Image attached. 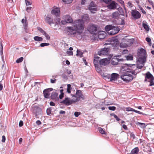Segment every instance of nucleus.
Listing matches in <instances>:
<instances>
[{
  "label": "nucleus",
  "mask_w": 154,
  "mask_h": 154,
  "mask_svg": "<svg viewBox=\"0 0 154 154\" xmlns=\"http://www.w3.org/2000/svg\"><path fill=\"white\" fill-rule=\"evenodd\" d=\"M73 0H62L63 2L66 4H69L71 3Z\"/></svg>",
  "instance_id": "4c0bfd02"
},
{
  "label": "nucleus",
  "mask_w": 154,
  "mask_h": 154,
  "mask_svg": "<svg viewBox=\"0 0 154 154\" xmlns=\"http://www.w3.org/2000/svg\"><path fill=\"white\" fill-rule=\"evenodd\" d=\"M49 89H46L43 91V94L45 98H48L50 96V94L48 91Z\"/></svg>",
  "instance_id": "5701e85b"
},
{
  "label": "nucleus",
  "mask_w": 154,
  "mask_h": 154,
  "mask_svg": "<svg viewBox=\"0 0 154 154\" xmlns=\"http://www.w3.org/2000/svg\"><path fill=\"white\" fill-rule=\"evenodd\" d=\"M106 35V33L103 31H100L98 32V36L100 39H103L105 38Z\"/></svg>",
  "instance_id": "6ab92c4d"
},
{
  "label": "nucleus",
  "mask_w": 154,
  "mask_h": 154,
  "mask_svg": "<svg viewBox=\"0 0 154 154\" xmlns=\"http://www.w3.org/2000/svg\"><path fill=\"white\" fill-rule=\"evenodd\" d=\"M133 112H134L136 113H137L139 114H142V113L138 111L135 110L134 109V110H133Z\"/></svg>",
  "instance_id": "4d7b16f0"
},
{
  "label": "nucleus",
  "mask_w": 154,
  "mask_h": 154,
  "mask_svg": "<svg viewBox=\"0 0 154 154\" xmlns=\"http://www.w3.org/2000/svg\"><path fill=\"white\" fill-rule=\"evenodd\" d=\"M109 109L110 110L114 111L116 109V107L115 106H109L108 107Z\"/></svg>",
  "instance_id": "a19ab883"
},
{
  "label": "nucleus",
  "mask_w": 154,
  "mask_h": 154,
  "mask_svg": "<svg viewBox=\"0 0 154 154\" xmlns=\"http://www.w3.org/2000/svg\"><path fill=\"white\" fill-rule=\"evenodd\" d=\"M122 127L125 130H126L127 129V127L125 125H122Z\"/></svg>",
  "instance_id": "69168bd1"
},
{
  "label": "nucleus",
  "mask_w": 154,
  "mask_h": 154,
  "mask_svg": "<svg viewBox=\"0 0 154 154\" xmlns=\"http://www.w3.org/2000/svg\"><path fill=\"white\" fill-rule=\"evenodd\" d=\"M112 17L115 18H118L119 16V14L118 12H115L112 14Z\"/></svg>",
  "instance_id": "a878e982"
},
{
  "label": "nucleus",
  "mask_w": 154,
  "mask_h": 154,
  "mask_svg": "<svg viewBox=\"0 0 154 154\" xmlns=\"http://www.w3.org/2000/svg\"><path fill=\"white\" fill-rule=\"evenodd\" d=\"M25 1L26 6L30 5H32V2L29 1L28 0H25Z\"/></svg>",
  "instance_id": "ea45409f"
},
{
  "label": "nucleus",
  "mask_w": 154,
  "mask_h": 154,
  "mask_svg": "<svg viewBox=\"0 0 154 154\" xmlns=\"http://www.w3.org/2000/svg\"><path fill=\"white\" fill-rule=\"evenodd\" d=\"M146 51L144 49L141 48L138 50L137 53L138 59L146 61Z\"/></svg>",
  "instance_id": "0eeeda50"
},
{
  "label": "nucleus",
  "mask_w": 154,
  "mask_h": 154,
  "mask_svg": "<svg viewBox=\"0 0 154 154\" xmlns=\"http://www.w3.org/2000/svg\"><path fill=\"white\" fill-rule=\"evenodd\" d=\"M146 61L144 60H141L140 59H138L137 61V66H136L135 65H134L132 66L136 68V69L134 70L136 71H137V69L139 68L141 69L144 65V63Z\"/></svg>",
  "instance_id": "9d476101"
},
{
  "label": "nucleus",
  "mask_w": 154,
  "mask_h": 154,
  "mask_svg": "<svg viewBox=\"0 0 154 154\" xmlns=\"http://www.w3.org/2000/svg\"><path fill=\"white\" fill-rule=\"evenodd\" d=\"M38 30L41 33H42L44 35L46 33L41 28L39 27L37 28Z\"/></svg>",
  "instance_id": "7c9ffc66"
},
{
  "label": "nucleus",
  "mask_w": 154,
  "mask_h": 154,
  "mask_svg": "<svg viewBox=\"0 0 154 154\" xmlns=\"http://www.w3.org/2000/svg\"><path fill=\"white\" fill-rule=\"evenodd\" d=\"M98 130L102 134H106V133L105 131L101 128H98Z\"/></svg>",
  "instance_id": "2f4dec72"
},
{
  "label": "nucleus",
  "mask_w": 154,
  "mask_h": 154,
  "mask_svg": "<svg viewBox=\"0 0 154 154\" xmlns=\"http://www.w3.org/2000/svg\"><path fill=\"white\" fill-rule=\"evenodd\" d=\"M60 19L58 18H55L54 19V23H53L58 24L59 23L60 21Z\"/></svg>",
  "instance_id": "72a5a7b5"
},
{
  "label": "nucleus",
  "mask_w": 154,
  "mask_h": 154,
  "mask_svg": "<svg viewBox=\"0 0 154 154\" xmlns=\"http://www.w3.org/2000/svg\"><path fill=\"white\" fill-rule=\"evenodd\" d=\"M128 53V51L127 50H124L123 51V54H127Z\"/></svg>",
  "instance_id": "e2e57ef3"
},
{
  "label": "nucleus",
  "mask_w": 154,
  "mask_h": 154,
  "mask_svg": "<svg viewBox=\"0 0 154 154\" xmlns=\"http://www.w3.org/2000/svg\"><path fill=\"white\" fill-rule=\"evenodd\" d=\"M58 94L55 92L53 93L51 95V98L53 100H56L58 98Z\"/></svg>",
  "instance_id": "b1692460"
},
{
  "label": "nucleus",
  "mask_w": 154,
  "mask_h": 154,
  "mask_svg": "<svg viewBox=\"0 0 154 154\" xmlns=\"http://www.w3.org/2000/svg\"><path fill=\"white\" fill-rule=\"evenodd\" d=\"M154 77L152 74L149 72H147L145 74V81H148L150 82L149 85L152 86L154 85L153 80Z\"/></svg>",
  "instance_id": "6e6552de"
},
{
  "label": "nucleus",
  "mask_w": 154,
  "mask_h": 154,
  "mask_svg": "<svg viewBox=\"0 0 154 154\" xmlns=\"http://www.w3.org/2000/svg\"><path fill=\"white\" fill-rule=\"evenodd\" d=\"M136 124L138 125H140L141 128H144L146 127V125L145 124L143 123L138 122L136 123Z\"/></svg>",
  "instance_id": "cd10ccee"
},
{
  "label": "nucleus",
  "mask_w": 154,
  "mask_h": 154,
  "mask_svg": "<svg viewBox=\"0 0 154 154\" xmlns=\"http://www.w3.org/2000/svg\"><path fill=\"white\" fill-rule=\"evenodd\" d=\"M60 114H64L65 113V112L61 110L60 112Z\"/></svg>",
  "instance_id": "338daca9"
},
{
  "label": "nucleus",
  "mask_w": 154,
  "mask_h": 154,
  "mask_svg": "<svg viewBox=\"0 0 154 154\" xmlns=\"http://www.w3.org/2000/svg\"><path fill=\"white\" fill-rule=\"evenodd\" d=\"M66 63L68 65H69L70 64V62L68 60L66 61Z\"/></svg>",
  "instance_id": "774afa93"
},
{
  "label": "nucleus",
  "mask_w": 154,
  "mask_h": 154,
  "mask_svg": "<svg viewBox=\"0 0 154 154\" xmlns=\"http://www.w3.org/2000/svg\"><path fill=\"white\" fill-rule=\"evenodd\" d=\"M118 4L115 2L112 1L111 3L107 6V8L110 9H116Z\"/></svg>",
  "instance_id": "aec40b11"
},
{
  "label": "nucleus",
  "mask_w": 154,
  "mask_h": 154,
  "mask_svg": "<svg viewBox=\"0 0 154 154\" xmlns=\"http://www.w3.org/2000/svg\"><path fill=\"white\" fill-rule=\"evenodd\" d=\"M23 125V122L21 120L20 121L19 123V126L20 127L22 126Z\"/></svg>",
  "instance_id": "8fccbe9b"
},
{
  "label": "nucleus",
  "mask_w": 154,
  "mask_h": 154,
  "mask_svg": "<svg viewBox=\"0 0 154 154\" xmlns=\"http://www.w3.org/2000/svg\"><path fill=\"white\" fill-rule=\"evenodd\" d=\"M134 40L133 39L123 38L120 44L121 48H124L130 46L133 43Z\"/></svg>",
  "instance_id": "39448f33"
},
{
  "label": "nucleus",
  "mask_w": 154,
  "mask_h": 154,
  "mask_svg": "<svg viewBox=\"0 0 154 154\" xmlns=\"http://www.w3.org/2000/svg\"><path fill=\"white\" fill-rule=\"evenodd\" d=\"M24 29H25V32H28V29L26 27V26H27V25L26 26L25 25H24Z\"/></svg>",
  "instance_id": "5fc2aeb1"
},
{
  "label": "nucleus",
  "mask_w": 154,
  "mask_h": 154,
  "mask_svg": "<svg viewBox=\"0 0 154 154\" xmlns=\"http://www.w3.org/2000/svg\"><path fill=\"white\" fill-rule=\"evenodd\" d=\"M99 66L97 67H95L96 68V69L97 70V71L98 72H100V70L99 68H98Z\"/></svg>",
  "instance_id": "052dcab7"
},
{
  "label": "nucleus",
  "mask_w": 154,
  "mask_h": 154,
  "mask_svg": "<svg viewBox=\"0 0 154 154\" xmlns=\"http://www.w3.org/2000/svg\"><path fill=\"white\" fill-rule=\"evenodd\" d=\"M77 54L76 55L77 56H79L80 57H83L82 54L83 52L81 51H79L78 49L77 50Z\"/></svg>",
  "instance_id": "c85d7f7f"
},
{
  "label": "nucleus",
  "mask_w": 154,
  "mask_h": 154,
  "mask_svg": "<svg viewBox=\"0 0 154 154\" xmlns=\"http://www.w3.org/2000/svg\"><path fill=\"white\" fill-rule=\"evenodd\" d=\"M84 24L83 20H76L73 23V26L68 27V32L71 35H74L76 33H82L84 29Z\"/></svg>",
  "instance_id": "f257e3e1"
},
{
  "label": "nucleus",
  "mask_w": 154,
  "mask_h": 154,
  "mask_svg": "<svg viewBox=\"0 0 154 154\" xmlns=\"http://www.w3.org/2000/svg\"><path fill=\"white\" fill-rule=\"evenodd\" d=\"M56 80V79L55 80H53L52 79H51V82L52 83H54L55 82Z\"/></svg>",
  "instance_id": "0e129e2a"
},
{
  "label": "nucleus",
  "mask_w": 154,
  "mask_h": 154,
  "mask_svg": "<svg viewBox=\"0 0 154 154\" xmlns=\"http://www.w3.org/2000/svg\"><path fill=\"white\" fill-rule=\"evenodd\" d=\"M109 44L111 45L113 47H117L119 44L118 39H115L113 40H112L110 43H106L105 44V45Z\"/></svg>",
  "instance_id": "a211bd4d"
},
{
  "label": "nucleus",
  "mask_w": 154,
  "mask_h": 154,
  "mask_svg": "<svg viewBox=\"0 0 154 154\" xmlns=\"http://www.w3.org/2000/svg\"><path fill=\"white\" fill-rule=\"evenodd\" d=\"M146 41L147 42H149V44L150 46H151V43H150L151 42V39L149 38H146Z\"/></svg>",
  "instance_id": "a18cd8bd"
},
{
  "label": "nucleus",
  "mask_w": 154,
  "mask_h": 154,
  "mask_svg": "<svg viewBox=\"0 0 154 154\" xmlns=\"http://www.w3.org/2000/svg\"><path fill=\"white\" fill-rule=\"evenodd\" d=\"M86 2V0H82L81 2V4H82V5H85Z\"/></svg>",
  "instance_id": "bf43d9fd"
},
{
  "label": "nucleus",
  "mask_w": 154,
  "mask_h": 154,
  "mask_svg": "<svg viewBox=\"0 0 154 154\" xmlns=\"http://www.w3.org/2000/svg\"><path fill=\"white\" fill-rule=\"evenodd\" d=\"M45 20L46 22L50 25L54 23L53 20L49 16H47L46 17Z\"/></svg>",
  "instance_id": "412c9836"
},
{
  "label": "nucleus",
  "mask_w": 154,
  "mask_h": 154,
  "mask_svg": "<svg viewBox=\"0 0 154 154\" xmlns=\"http://www.w3.org/2000/svg\"><path fill=\"white\" fill-rule=\"evenodd\" d=\"M111 115L113 116L115 118L117 121H119L120 120V119L115 114H114L112 113L111 114Z\"/></svg>",
  "instance_id": "58836bf2"
},
{
  "label": "nucleus",
  "mask_w": 154,
  "mask_h": 154,
  "mask_svg": "<svg viewBox=\"0 0 154 154\" xmlns=\"http://www.w3.org/2000/svg\"><path fill=\"white\" fill-rule=\"evenodd\" d=\"M31 7H29L27 8L26 9V10L28 12H29V11L31 10Z\"/></svg>",
  "instance_id": "6e6d98bb"
},
{
  "label": "nucleus",
  "mask_w": 154,
  "mask_h": 154,
  "mask_svg": "<svg viewBox=\"0 0 154 154\" xmlns=\"http://www.w3.org/2000/svg\"><path fill=\"white\" fill-rule=\"evenodd\" d=\"M49 44L47 43H42L40 44V46L41 47H44L45 46H47L49 45Z\"/></svg>",
  "instance_id": "79ce46f5"
},
{
  "label": "nucleus",
  "mask_w": 154,
  "mask_h": 154,
  "mask_svg": "<svg viewBox=\"0 0 154 154\" xmlns=\"http://www.w3.org/2000/svg\"><path fill=\"white\" fill-rule=\"evenodd\" d=\"M143 26L144 29L147 31H149V28L147 25L145 23H143Z\"/></svg>",
  "instance_id": "c756f323"
},
{
  "label": "nucleus",
  "mask_w": 154,
  "mask_h": 154,
  "mask_svg": "<svg viewBox=\"0 0 154 154\" xmlns=\"http://www.w3.org/2000/svg\"><path fill=\"white\" fill-rule=\"evenodd\" d=\"M34 39L35 40L37 41H42L43 39L42 37L38 36H35L34 38Z\"/></svg>",
  "instance_id": "bb28decb"
},
{
  "label": "nucleus",
  "mask_w": 154,
  "mask_h": 154,
  "mask_svg": "<svg viewBox=\"0 0 154 154\" xmlns=\"http://www.w3.org/2000/svg\"><path fill=\"white\" fill-rule=\"evenodd\" d=\"M106 31L110 35H113L117 33L120 30L119 29L118 27L112 25L106 26L105 27Z\"/></svg>",
  "instance_id": "20e7f679"
},
{
  "label": "nucleus",
  "mask_w": 154,
  "mask_h": 154,
  "mask_svg": "<svg viewBox=\"0 0 154 154\" xmlns=\"http://www.w3.org/2000/svg\"><path fill=\"white\" fill-rule=\"evenodd\" d=\"M88 30L92 34H95L97 32V27L93 24H90L88 26Z\"/></svg>",
  "instance_id": "9b49d317"
},
{
  "label": "nucleus",
  "mask_w": 154,
  "mask_h": 154,
  "mask_svg": "<svg viewBox=\"0 0 154 154\" xmlns=\"http://www.w3.org/2000/svg\"><path fill=\"white\" fill-rule=\"evenodd\" d=\"M128 6L130 8H131L133 6L132 4L130 2H128Z\"/></svg>",
  "instance_id": "603ef678"
},
{
  "label": "nucleus",
  "mask_w": 154,
  "mask_h": 154,
  "mask_svg": "<svg viewBox=\"0 0 154 154\" xmlns=\"http://www.w3.org/2000/svg\"><path fill=\"white\" fill-rule=\"evenodd\" d=\"M88 9L93 13H95V11H97V6L93 2H91L88 7Z\"/></svg>",
  "instance_id": "f8f14e48"
},
{
  "label": "nucleus",
  "mask_w": 154,
  "mask_h": 154,
  "mask_svg": "<svg viewBox=\"0 0 154 154\" xmlns=\"http://www.w3.org/2000/svg\"><path fill=\"white\" fill-rule=\"evenodd\" d=\"M63 96H64V93H62V94H61L60 93V95H59V98L60 99H62L63 98Z\"/></svg>",
  "instance_id": "3c124183"
},
{
  "label": "nucleus",
  "mask_w": 154,
  "mask_h": 154,
  "mask_svg": "<svg viewBox=\"0 0 154 154\" xmlns=\"http://www.w3.org/2000/svg\"><path fill=\"white\" fill-rule=\"evenodd\" d=\"M75 103L80 100H83L85 99V97L82 94L80 90L77 91L75 95L72 96Z\"/></svg>",
  "instance_id": "423d86ee"
},
{
  "label": "nucleus",
  "mask_w": 154,
  "mask_h": 154,
  "mask_svg": "<svg viewBox=\"0 0 154 154\" xmlns=\"http://www.w3.org/2000/svg\"><path fill=\"white\" fill-rule=\"evenodd\" d=\"M51 13L57 17H59L60 14V9L59 8L54 6L51 11Z\"/></svg>",
  "instance_id": "4468645a"
},
{
  "label": "nucleus",
  "mask_w": 154,
  "mask_h": 154,
  "mask_svg": "<svg viewBox=\"0 0 154 154\" xmlns=\"http://www.w3.org/2000/svg\"><path fill=\"white\" fill-rule=\"evenodd\" d=\"M138 151V148L136 147L132 150L130 154H137Z\"/></svg>",
  "instance_id": "393cba45"
},
{
  "label": "nucleus",
  "mask_w": 154,
  "mask_h": 154,
  "mask_svg": "<svg viewBox=\"0 0 154 154\" xmlns=\"http://www.w3.org/2000/svg\"><path fill=\"white\" fill-rule=\"evenodd\" d=\"M25 19H23L21 21V22L23 23H24V25H25L26 26V25H27V24L26 23V17H25Z\"/></svg>",
  "instance_id": "e433bc0d"
},
{
  "label": "nucleus",
  "mask_w": 154,
  "mask_h": 154,
  "mask_svg": "<svg viewBox=\"0 0 154 154\" xmlns=\"http://www.w3.org/2000/svg\"><path fill=\"white\" fill-rule=\"evenodd\" d=\"M128 69L127 66L122 67L120 70L121 78L124 81L127 82H129L131 81L133 79V77L130 73L136 75L138 72V71L132 70V71H127Z\"/></svg>",
  "instance_id": "f03ea898"
},
{
  "label": "nucleus",
  "mask_w": 154,
  "mask_h": 154,
  "mask_svg": "<svg viewBox=\"0 0 154 154\" xmlns=\"http://www.w3.org/2000/svg\"><path fill=\"white\" fill-rule=\"evenodd\" d=\"M80 114L81 112H75L74 113V115L76 117H78Z\"/></svg>",
  "instance_id": "37998d69"
},
{
  "label": "nucleus",
  "mask_w": 154,
  "mask_h": 154,
  "mask_svg": "<svg viewBox=\"0 0 154 154\" xmlns=\"http://www.w3.org/2000/svg\"><path fill=\"white\" fill-rule=\"evenodd\" d=\"M133 56L131 55L127 56L126 57V58L127 60H133Z\"/></svg>",
  "instance_id": "f704fd0d"
},
{
  "label": "nucleus",
  "mask_w": 154,
  "mask_h": 154,
  "mask_svg": "<svg viewBox=\"0 0 154 154\" xmlns=\"http://www.w3.org/2000/svg\"><path fill=\"white\" fill-rule=\"evenodd\" d=\"M50 104L51 106H55V103L53 102H51L50 103Z\"/></svg>",
  "instance_id": "680f3d73"
},
{
  "label": "nucleus",
  "mask_w": 154,
  "mask_h": 154,
  "mask_svg": "<svg viewBox=\"0 0 154 154\" xmlns=\"http://www.w3.org/2000/svg\"><path fill=\"white\" fill-rule=\"evenodd\" d=\"M67 92L69 94L71 92L70 90L71 89V85L70 84H68V85H67Z\"/></svg>",
  "instance_id": "473e14b6"
},
{
  "label": "nucleus",
  "mask_w": 154,
  "mask_h": 154,
  "mask_svg": "<svg viewBox=\"0 0 154 154\" xmlns=\"http://www.w3.org/2000/svg\"><path fill=\"white\" fill-rule=\"evenodd\" d=\"M44 35H45L47 39L48 40L50 39V37L47 33H46Z\"/></svg>",
  "instance_id": "09e8293b"
},
{
  "label": "nucleus",
  "mask_w": 154,
  "mask_h": 154,
  "mask_svg": "<svg viewBox=\"0 0 154 154\" xmlns=\"http://www.w3.org/2000/svg\"><path fill=\"white\" fill-rule=\"evenodd\" d=\"M36 123L38 125H39L41 124V122L39 120H38L36 122Z\"/></svg>",
  "instance_id": "13d9d810"
},
{
  "label": "nucleus",
  "mask_w": 154,
  "mask_h": 154,
  "mask_svg": "<svg viewBox=\"0 0 154 154\" xmlns=\"http://www.w3.org/2000/svg\"><path fill=\"white\" fill-rule=\"evenodd\" d=\"M110 59V58H108L100 60L99 57L96 55L94 57V63L95 67L99 66H106L109 63Z\"/></svg>",
  "instance_id": "7ed1b4c3"
},
{
  "label": "nucleus",
  "mask_w": 154,
  "mask_h": 154,
  "mask_svg": "<svg viewBox=\"0 0 154 154\" xmlns=\"http://www.w3.org/2000/svg\"><path fill=\"white\" fill-rule=\"evenodd\" d=\"M131 15L135 19H139L141 17L140 13L136 10H133L131 12Z\"/></svg>",
  "instance_id": "f3484780"
},
{
  "label": "nucleus",
  "mask_w": 154,
  "mask_h": 154,
  "mask_svg": "<svg viewBox=\"0 0 154 154\" xmlns=\"http://www.w3.org/2000/svg\"><path fill=\"white\" fill-rule=\"evenodd\" d=\"M5 137L4 136H2V142H5Z\"/></svg>",
  "instance_id": "864d4df0"
},
{
  "label": "nucleus",
  "mask_w": 154,
  "mask_h": 154,
  "mask_svg": "<svg viewBox=\"0 0 154 154\" xmlns=\"http://www.w3.org/2000/svg\"><path fill=\"white\" fill-rule=\"evenodd\" d=\"M67 54L69 55H72L73 54V53L72 51H67L66 52Z\"/></svg>",
  "instance_id": "de8ad7c7"
},
{
  "label": "nucleus",
  "mask_w": 154,
  "mask_h": 154,
  "mask_svg": "<svg viewBox=\"0 0 154 154\" xmlns=\"http://www.w3.org/2000/svg\"><path fill=\"white\" fill-rule=\"evenodd\" d=\"M133 110H134V109L130 107L126 108V111H133Z\"/></svg>",
  "instance_id": "49530a36"
},
{
  "label": "nucleus",
  "mask_w": 154,
  "mask_h": 154,
  "mask_svg": "<svg viewBox=\"0 0 154 154\" xmlns=\"http://www.w3.org/2000/svg\"><path fill=\"white\" fill-rule=\"evenodd\" d=\"M73 20L71 17L69 15H65L63 17L61 23L62 24L65 25L67 23H72Z\"/></svg>",
  "instance_id": "1a4fd4ad"
},
{
  "label": "nucleus",
  "mask_w": 154,
  "mask_h": 154,
  "mask_svg": "<svg viewBox=\"0 0 154 154\" xmlns=\"http://www.w3.org/2000/svg\"><path fill=\"white\" fill-rule=\"evenodd\" d=\"M51 108H48L47 109V113L48 115H49L51 113Z\"/></svg>",
  "instance_id": "c03bdc74"
},
{
  "label": "nucleus",
  "mask_w": 154,
  "mask_h": 154,
  "mask_svg": "<svg viewBox=\"0 0 154 154\" xmlns=\"http://www.w3.org/2000/svg\"><path fill=\"white\" fill-rule=\"evenodd\" d=\"M123 60V59H119L117 58V56H116L112 58L111 63L113 65H117L118 64L119 61H122Z\"/></svg>",
  "instance_id": "dca6fc26"
},
{
  "label": "nucleus",
  "mask_w": 154,
  "mask_h": 154,
  "mask_svg": "<svg viewBox=\"0 0 154 154\" xmlns=\"http://www.w3.org/2000/svg\"><path fill=\"white\" fill-rule=\"evenodd\" d=\"M23 57H21L17 59L16 60V62L17 63H19L20 62H21L23 61Z\"/></svg>",
  "instance_id": "c9c22d12"
},
{
  "label": "nucleus",
  "mask_w": 154,
  "mask_h": 154,
  "mask_svg": "<svg viewBox=\"0 0 154 154\" xmlns=\"http://www.w3.org/2000/svg\"><path fill=\"white\" fill-rule=\"evenodd\" d=\"M118 76L119 75L115 73L112 74L110 79V81H112L116 80L117 79Z\"/></svg>",
  "instance_id": "4be33fe9"
},
{
  "label": "nucleus",
  "mask_w": 154,
  "mask_h": 154,
  "mask_svg": "<svg viewBox=\"0 0 154 154\" xmlns=\"http://www.w3.org/2000/svg\"><path fill=\"white\" fill-rule=\"evenodd\" d=\"M60 103H63L67 106L69 105L72 103H75L73 98L72 99H71L70 98L68 97H66L64 100L61 101Z\"/></svg>",
  "instance_id": "ddd939ff"
},
{
  "label": "nucleus",
  "mask_w": 154,
  "mask_h": 154,
  "mask_svg": "<svg viewBox=\"0 0 154 154\" xmlns=\"http://www.w3.org/2000/svg\"><path fill=\"white\" fill-rule=\"evenodd\" d=\"M109 48H104L102 49L98 52V54L100 56H105L108 55L109 52Z\"/></svg>",
  "instance_id": "2eb2a0df"
}]
</instances>
